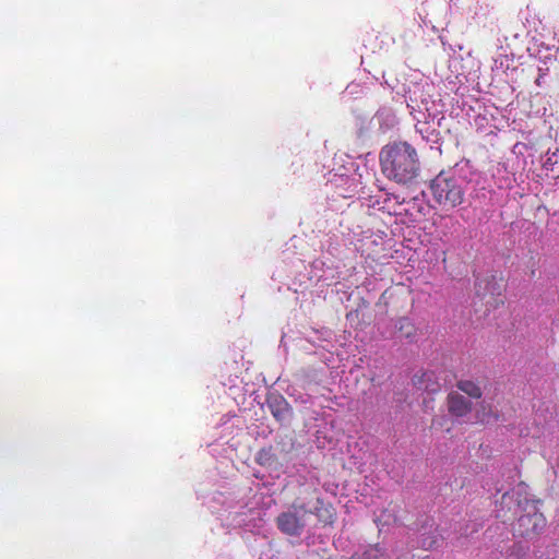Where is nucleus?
<instances>
[{"mask_svg":"<svg viewBox=\"0 0 559 559\" xmlns=\"http://www.w3.org/2000/svg\"><path fill=\"white\" fill-rule=\"evenodd\" d=\"M382 174L400 185L411 183L419 174V158L416 148L407 142H393L380 152Z\"/></svg>","mask_w":559,"mask_h":559,"instance_id":"nucleus-1","label":"nucleus"},{"mask_svg":"<svg viewBox=\"0 0 559 559\" xmlns=\"http://www.w3.org/2000/svg\"><path fill=\"white\" fill-rule=\"evenodd\" d=\"M430 191L435 202L447 210L461 205L465 199L463 180L451 171H440L430 181Z\"/></svg>","mask_w":559,"mask_h":559,"instance_id":"nucleus-2","label":"nucleus"},{"mask_svg":"<svg viewBox=\"0 0 559 559\" xmlns=\"http://www.w3.org/2000/svg\"><path fill=\"white\" fill-rule=\"evenodd\" d=\"M518 504L523 513L513 525L514 534L527 539H533L540 535L547 525V520L539 511L537 501L525 499L523 502L519 501Z\"/></svg>","mask_w":559,"mask_h":559,"instance_id":"nucleus-3","label":"nucleus"},{"mask_svg":"<svg viewBox=\"0 0 559 559\" xmlns=\"http://www.w3.org/2000/svg\"><path fill=\"white\" fill-rule=\"evenodd\" d=\"M278 530L288 536H299L305 527V522L297 512L287 511L276 518Z\"/></svg>","mask_w":559,"mask_h":559,"instance_id":"nucleus-4","label":"nucleus"},{"mask_svg":"<svg viewBox=\"0 0 559 559\" xmlns=\"http://www.w3.org/2000/svg\"><path fill=\"white\" fill-rule=\"evenodd\" d=\"M266 405L275 418L280 424H284L292 416L293 408L289 403L285 400L284 396L280 394H271L266 399Z\"/></svg>","mask_w":559,"mask_h":559,"instance_id":"nucleus-5","label":"nucleus"},{"mask_svg":"<svg viewBox=\"0 0 559 559\" xmlns=\"http://www.w3.org/2000/svg\"><path fill=\"white\" fill-rule=\"evenodd\" d=\"M449 413L454 417H464L472 412L473 403L457 392H450L447 396Z\"/></svg>","mask_w":559,"mask_h":559,"instance_id":"nucleus-6","label":"nucleus"},{"mask_svg":"<svg viewBox=\"0 0 559 559\" xmlns=\"http://www.w3.org/2000/svg\"><path fill=\"white\" fill-rule=\"evenodd\" d=\"M314 514L324 526L333 525L336 520V511L332 503L325 502L322 498H317L316 507L309 511Z\"/></svg>","mask_w":559,"mask_h":559,"instance_id":"nucleus-7","label":"nucleus"},{"mask_svg":"<svg viewBox=\"0 0 559 559\" xmlns=\"http://www.w3.org/2000/svg\"><path fill=\"white\" fill-rule=\"evenodd\" d=\"M395 328L407 340H413L416 336L417 329L408 318H400L395 323Z\"/></svg>","mask_w":559,"mask_h":559,"instance_id":"nucleus-8","label":"nucleus"},{"mask_svg":"<svg viewBox=\"0 0 559 559\" xmlns=\"http://www.w3.org/2000/svg\"><path fill=\"white\" fill-rule=\"evenodd\" d=\"M456 386L460 391L464 392L472 399L477 400L483 395L480 386L472 380H460L457 381Z\"/></svg>","mask_w":559,"mask_h":559,"instance_id":"nucleus-9","label":"nucleus"},{"mask_svg":"<svg viewBox=\"0 0 559 559\" xmlns=\"http://www.w3.org/2000/svg\"><path fill=\"white\" fill-rule=\"evenodd\" d=\"M276 460L275 454L272 451V448H263L257 454V462L262 466H270Z\"/></svg>","mask_w":559,"mask_h":559,"instance_id":"nucleus-10","label":"nucleus"},{"mask_svg":"<svg viewBox=\"0 0 559 559\" xmlns=\"http://www.w3.org/2000/svg\"><path fill=\"white\" fill-rule=\"evenodd\" d=\"M486 289L492 295V296H501L502 287L499 283V281L496 278V276H491L487 281Z\"/></svg>","mask_w":559,"mask_h":559,"instance_id":"nucleus-11","label":"nucleus"},{"mask_svg":"<svg viewBox=\"0 0 559 559\" xmlns=\"http://www.w3.org/2000/svg\"><path fill=\"white\" fill-rule=\"evenodd\" d=\"M377 549H368L361 556L355 557L353 556L350 559H377Z\"/></svg>","mask_w":559,"mask_h":559,"instance_id":"nucleus-12","label":"nucleus"},{"mask_svg":"<svg viewBox=\"0 0 559 559\" xmlns=\"http://www.w3.org/2000/svg\"><path fill=\"white\" fill-rule=\"evenodd\" d=\"M425 389L429 390L428 385ZM439 390H440L439 383H433V386L430 389L431 392H438Z\"/></svg>","mask_w":559,"mask_h":559,"instance_id":"nucleus-13","label":"nucleus"},{"mask_svg":"<svg viewBox=\"0 0 559 559\" xmlns=\"http://www.w3.org/2000/svg\"><path fill=\"white\" fill-rule=\"evenodd\" d=\"M294 508H295V509H298V510H299L300 512H302V513H307V512H308V511L306 510V508H305V506H304V504H300L299 507H295V506H294Z\"/></svg>","mask_w":559,"mask_h":559,"instance_id":"nucleus-14","label":"nucleus"},{"mask_svg":"<svg viewBox=\"0 0 559 559\" xmlns=\"http://www.w3.org/2000/svg\"><path fill=\"white\" fill-rule=\"evenodd\" d=\"M424 377H425V378H427V380H429V381H430V380H431V378L433 377V373H431V372H425V373H424Z\"/></svg>","mask_w":559,"mask_h":559,"instance_id":"nucleus-15","label":"nucleus"},{"mask_svg":"<svg viewBox=\"0 0 559 559\" xmlns=\"http://www.w3.org/2000/svg\"><path fill=\"white\" fill-rule=\"evenodd\" d=\"M538 86L542 85V75H539L537 79H536V82H535Z\"/></svg>","mask_w":559,"mask_h":559,"instance_id":"nucleus-16","label":"nucleus"},{"mask_svg":"<svg viewBox=\"0 0 559 559\" xmlns=\"http://www.w3.org/2000/svg\"><path fill=\"white\" fill-rule=\"evenodd\" d=\"M507 498H508V493H504V495L502 496V501H504Z\"/></svg>","mask_w":559,"mask_h":559,"instance_id":"nucleus-17","label":"nucleus"}]
</instances>
